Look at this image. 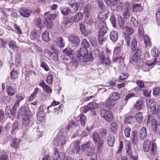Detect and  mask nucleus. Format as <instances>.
Segmentation results:
<instances>
[{
	"label": "nucleus",
	"instance_id": "22",
	"mask_svg": "<svg viewBox=\"0 0 160 160\" xmlns=\"http://www.w3.org/2000/svg\"><path fill=\"white\" fill-rule=\"evenodd\" d=\"M107 142L108 146L110 147L113 146L115 139L113 135L112 134H109L107 137Z\"/></svg>",
	"mask_w": 160,
	"mask_h": 160
},
{
	"label": "nucleus",
	"instance_id": "55",
	"mask_svg": "<svg viewBox=\"0 0 160 160\" xmlns=\"http://www.w3.org/2000/svg\"><path fill=\"white\" fill-rule=\"evenodd\" d=\"M99 31L98 32V34L102 35H105L107 33L108 29L107 28L106 25L104 26L103 27L99 29Z\"/></svg>",
	"mask_w": 160,
	"mask_h": 160
},
{
	"label": "nucleus",
	"instance_id": "14",
	"mask_svg": "<svg viewBox=\"0 0 160 160\" xmlns=\"http://www.w3.org/2000/svg\"><path fill=\"white\" fill-rule=\"evenodd\" d=\"M54 155L57 156L58 155L57 158V160H64L65 159V153L63 152H60L58 149L55 148L54 149Z\"/></svg>",
	"mask_w": 160,
	"mask_h": 160
},
{
	"label": "nucleus",
	"instance_id": "26",
	"mask_svg": "<svg viewBox=\"0 0 160 160\" xmlns=\"http://www.w3.org/2000/svg\"><path fill=\"white\" fill-rule=\"evenodd\" d=\"M92 138L94 143H98L100 140H102L100 138L98 133L96 132H94L92 133Z\"/></svg>",
	"mask_w": 160,
	"mask_h": 160
},
{
	"label": "nucleus",
	"instance_id": "23",
	"mask_svg": "<svg viewBox=\"0 0 160 160\" xmlns=\"http://www.w3.org/2000/svg\"><path fill=\"white\" fill-rule=\"evenodd\" d=\"M100 60L101 63L106 65H109L111 63L110 60L108 58H106L104 56L102 55L100 57Z\"/></svg>",
	"mask_w": 160,
	"mask_h": 160
},
{
	"label": "nucleus",
	"instance_id": "43",
	"mask_svg": "<svg viewBox=\"0 0 160 160\" xmlns=\"http://www.w3.org/2000/svg\"><path fill=\"white\" fill-rule=\"evenodd\" d=\"M109 97L116 102L120 98V95L118 92H115L111 94Z\"/></svg>",
	"mask_w": 160,
	"mask_h": 160
},
{
	"label": "nucleus",
	"instance_id": "29",
	"mask_svg": "<svg viewBox=\"0 0 160 160\" xmlns=\"http://www.w3.org/2000/svg\"><path fill=\"white\" fill-rule=\"evenodd\" d=\"M65 42L64 39L62 37L57 38V45L60 48H63L65 46Z\"/></svg>",
	"mask_w": 160,
	"mask_h": 160
},
{
	"label": "nucleus",
	"instance_id": "13",
	"mask_svg": "<svg viewBox=\"0 0 160 160\" xmlns=\"http://www.w3.org/2000/svg\"><path fill=\"white\" fill-rule=\"evenodd\" d=\"M31 12V10L25 8H21L19 10L20 15L25 18L28 17Z\"/></svg>",
	"mask_w": 160,
	"mask_h": 160
},
{
	"label": "nucleus",
	"instance_id": "4",
	"mask_svg": "<svg viewBox=\"0 0 160 160\" xmlns=\"http://www.w3.org/2000/svg\"><path fill=\"white\" fill-rule=\"evenodd\" d=\"M101 117L108 122H111L113 120L112 112L106 109H103L100 111Z\"/></svg>",
	"mask_w": 160,
	"mask_h": 160
},
{
	"label": "nucleus",
	"instance_id": "61",
	"mask_svg": "<svg viewBox=\"0 0 160 160\" xmlns=\"http://www.w3.org/2000/svg\"><path fill=\"white\" fill-rule=\"evenodd\" d=\"M98 3L99 7L101 9L103 10V11L108 9L107 8L106 9V6L102 1L99 0L98 2Z\"/></svg>",
	"mask_w": 160,
	"mask_h": 160
},
{
	"label": "nucleus",
	"instance_id": "42",
	"mask_svg": "<svg viewBox=\"0 0 160 160\" xmlns=\"http://www.w3.org/2000/svg\"><path fill=\"white\" fill-rule=\"evenodd\" d=\"M73 18L72 17H68L65 18L64 19L63 22L66 25L69 23L72 24L74 22Z\"/></svg>",
	"mask_w": 160,
	"mask_h": 160
},
{
	"label": "nucleus",
	"instance_id": "28",
	"mask_svg": "<svg viewBox=\"0 0 160 160\" xmlns=\"http://www.w3.org/2000/svg\"><path fill=\"white\" fill-rule=\"evenodd\" d=\"M73 17L74 22H78L81 20L83 17V14L81 12L76 13Z\"/></svg>",
	"mask_w": 160,
	"mask_h": 160
},
{
	"label": "nucleus",
	"instance_id": "15",
	"mask_svg": "<svg viewBox=\"0 0 160 160\" xmlns=\"http://www.w3.org/2000/svg\"><path fill=\"white\" fill-rule=\"evenodd\" d=\"M80 56L78 53L74 54L72 59V64L73 66L77 68L78 66V62L80 60Z\"/></svg>",
	"mask_w": 160,
	"mask_h": 160
},
{
	"label": "nucleus",
	"instance_id": "49",
	"mask_svg": "<svg viewBox=\"0 0 160 160\" xmlns=\"http://www.w3.org/2000/svg\"><path fill=\"white\" fill-rule=\"evenodd\" d=\"M20 143L19 140L17 138H14L12 140L11 146L14 148H17L18 147L19 144Z\"/></svg>",
	"mask_w": 160,
	"mask_h": 160
},
{
	"label": "nucleus",
	"instance_id": "53",
	"mask_svg": "<svg viewBox=\"0 0 160 160\" xmlns=\"http://www.w3.org/2000/svg\"><path fill=\"white\" fill-rule=\"evenodd\" d=\"M122 37L123 38L125 39L127 45L128 46H130V41L131 40V38L129 35L125 33H123L122 35Z\"/></svg>",
	"mask_w": 160,
	"mask_h": 160
},
{
	"label": "nucleus",
	"instance_id": "8",
	"mask_svg": "<svg viewBox=\"0 0 160 160\" xmlns=\"http://www.w3.org/2000/svg\"><path fill=\"white\" fill-rule=\"evenodd\" d=\"M147 123V124L151 123L152 130L153 132H156L157 131L156 127L157 125V121L156 119L152 118V116L151 114L148 116Z\"/></svg>",
	"mask_w": 160,
	"mask_h": 160
},
{
	"label": "nucleus",
	"instance_id": "7",
	"mask_svg": "<svg viewBox=\"0 0 160 160\" xmlns=\"http://www.w3.org/2000/svg\"><path fill=\"white\" fill-rule=\"evenodd\" d=\"M56 15L53 14H50L48 17L45 18V21L44 22V24H46L47 28L49 29H51L52 27V20L55 19L56 18Z\"/></svg>",
	"mask_w": 160,
	"mask_h": 160
},
{
	"label": "nucleus",
	"instance_id": "51",
	"mask_svg": "<svg viewBox=\"0 0 160 160\" xmlns=\"http://www.w3.org/2000/svg\"><path fill=\"white\" fill-rule=\"evenodd\" d=\"M35 24L36 27L40 29H41L43 27L42 21L40 18H37L35 21Z\"/></svg>",
	"mask_w": 160,
	"mask_h": 160
},
{
	"label": "nucleus",
	"instance_id": "16",
	"mask_svg": "<svg viewBox=\"0 0 160 160\" xmlns=\"http://www.w3.org/2000/svg\"><path fill=\"white\" fill-rule=\"evenodd\" d=\"M6 88L8 96L11 97L15 95L17 90L16 88L12 87L9 85L6 86Z\"/></svg>",
	"mask_w": 160,
	"mask_h": 160
},
{
	"label": "nucleus",
	"instance_id": "5",
	"mask_svg": "<svg viewBox=\"0 0 160 160\" xmlns=\"http://www.w3.org/2000/svg\"><path fill=\"white\" fill-rule=\"evenodd\" d=\"M68 39L70 43L73 46L78 47L80 44V39L79 37L74 35H69Z\"/></svg>",
	"mask_w": 160,
	"mask_h": 160
},
{
	"label": "nucleus",
	"instance_id": "32",
	"mask_svg": "<svg viewBox=\"0 0 160 160\" xmlns=\"http://www.w3.org/2000/svg\"><path fill=\"white\" fill-rule=\"evenodd\" d=\"M140 138L141 140H143L147 137V132L146 128L143 127L142 128L140 132Z\"/></svg>",
	"mask_w": 160,
	"mask_h": 160
},
{
	"label": "nucleus",
	"instance_id": "48",
	"mask_svg": "<svg viewBox=\"0 0 160 160\" xmlns=\"http://www.w3.org/2000/svg\"><path fill=\"white\" fill-rule=\"evenodd\" d=\"M51 58L53 61H56L58 60V53L55 52H49Z\"/></svg>",
	"mask_w": 160,
	"mask_h": 160
},
{
	"label": "nucleus",
	"instance_id": "64",
	"mask_svg": "<svg viewBox=\"0 0 160 160\" xmlns=\"http://www.w3.org/2000/svg\"><path fill=\"white\" fill-rule=\"evenodd\" d=\"M53 76L52 75H48L46 78V82L49 85H51L53 82Z\"/></svg>",
	"mask_w": 160,
	"mask_h": 160
},
{
	"label": "nucleus",
	"instance_id": "33",
	"mask_svg": "<svg viewBox=\"0 0 160 160\" xmlns=\"http://www.w3.org/2000/svg\"><path fill=\"white\" fill-rule=\"evenodd\" d=\"M73 50L69 47H67L63 50V53L65 56L69 57L72 55L73 53Z\"/></svg>",
	"mask_w": 160,
	"mask_h": 160
},
{
	"label": "nucleus",
	"instance_id": "39",
	"mask_svg": "<svg viewBox=\"0 0 160 160\" xmlns=\"http://www.w3.org/2000/svg\"><path fill=\"white\" fill-rule=\"evenodd\" d=\"M42 39L45 42H48L50 41L49 33L47 31H44L42 34Z\"/></svg>",
	"mask_w": 160,
	"mask_h": 160
},
{
	"label": "nucleus",
	"instance_id": "34",
	"mask_svg": "<svg viewBox=\"0 0 160 160\" xmlns=\"http://www.w3.org/2000/svg\"><path fill=\"white\" fill-rule=\"evenodd\" d=\"M144 43L147 48L150 47L151 46V41L150 38L147 35H145L143 37Z\"/></svg>",
	"mask_w": 160,
	"mask_h": 160
},
{
	"label": "nucleus",
	"instance_id": "56",
	"mask_svg": "<svg viewBox=\"0 0 160 160\" xmlns=\"http://www.w3.org/2000/svg\"><path fill=\"white\" fill-rule=\"evenodd\" d=\"M12 130L11 131V133L13 134L16 130H18V123L17 121H14L12 125Z\"/></svg>",
	"mask_w": 160,
	"mask_h": 160
},
{
	"label": "nucleus",
	"instance_id": "44",
	"mask_svg": "<svg viewBox=\"0 0 160 160\" xmlns=\"http://www.w3.org/2000/svg\"><path fill=\"white\" fill-rule=\"evenodd\" d=\"M79 120L82 126H84L86 122L87 118L84 114H82L79 116Z\"/></svg>",
	"mask_w": 160,
	"mask_h": 160
},
{
	"label": "nucleus",
	"instance_id": "46",
	"mask_svg": "<svg viewBox=\"0 0 160 160\" xmlns=\"http://www.w3.org/2000/svg\"><path fill=\"white\" fill-rule=\"evenodd\" d=\"M81 45L82 48H86V49L89 48L90 45L89 42L85 39H83L82 40Z\"/></svg>",
	"mask_w": 160,
	"mask_h": 160
},
{
	"label": "nucleus",
	"instance_id": "12",
	"mask_svg": "<svg viewBox=\"0 0 160 160\" xmlns=\"http://www.w3.org/2000/svg\"><path fill=\"white\" fill-rule=\"evenodd\" d=\"M77 53L83 58H89L90 55L88 54V50L86 48H82L79 49V51H78Z\"/></svg>",
	"mask_w": 160,
	"mask_h": 160
},
{
	"label": "nucleus",
	"instance_id": "17",
	"mask_svg": "<svg viewBox=\"0 0 160 160\" xmlns=\"http://www.w3.org/2000/svg\"><path fill=\"white\" fill-rule=\"evenodd\" d=\"M118 32L115 30L112 31L110 33V39L113 42H116L118 40Z\"/></svg>",
	"mask_w": 160,
	"mask_h": 160
},
{
	"label": "nucleus",
	"instance_id": "1",
	"mask_svg": "<svg viewBox=\"0 0 160 160\" xmlns=\"http://www.w3.org/2000/svg\"><path fill=\"white\" fill-rule=\"evenodd\" d=\"M32 115L29 108L23 106L20 108L18 113V116L22 115V125L25 127L28 126L30 121V117Z\"/></svg>",
	"mask_w": 160,
	"mask_h": 160
},
{
	"label": "nucleus",
	"instance_id": "19",
	"mask_svg": "<svg viewBox=\"0 0 160 160\" xmlns=\"http://www.w3.org/2000/svg\"><path fill=\"white\" fill-rule=\"evenodd\" d=\"M126 149L128 157L130 159H132L134 158V157L133 155V152L132 150V147L130 143L127 144L126 146Z\"/></svg>",
	"mask_w": 160,
	"mask_h": 160
},
{
	"label": "nucleus",
	"instance_id": "24",
	"mask_svg": "<svg viewBox=\"0 0 160 160\" xmlns=\"http://www.w3.org/2000/svg\"><path fill=\"white\" fill-rule=\"evenodd\" d=\"M134 117L137 122L138 124H141L143 119L142 113L141 112H137L135 114Z\"/></svg>",
	"mask_w": 160,
	"mask_h": 160
},
{
	"label": "nucleus",
	"instance_id": "27",
	"mask_svg": "<svg viewBox=\"0 0 160 160\" xmlns=\"http://www.w3.org/2000/svg\"><path fill=\"white\" fill-rule=\"evenodd\" d=\"M151 144V141L148 139L146 140L143 144V149L145 152H148L150 149Z\"/></svg>",
	"mask_w": 160,
	"mask_h": 160
},
{
	"label": "nucleus",
	"instance_id": "54",
	"mask_svg": "<svg viewBox=\"0 0 160 160\" xmlns=\"http://www.w3.org/2000/svg\"><path fill=\"white\" fill-rule=\"evenodd\" d=\"M118 23L121 29H123L125 28L124 21L123 19L121 17L118 18Z\"/></svg>",
	"mask_w": 160,
	"mask_h": 160
},
{
	"label": "nucleus",
	"instance_id": "47",
	"mask_svg": "<svg viewBox=\"0 0 160 160\" xmlns=\"http://www.w3.org/2000/svg\"><path fill=\"white\" fill-rule=\"evenodd\" d=\"M117 125L114 122H112L110 125V129L111 132L113 134L116 133L117 130Z\"/></svg>",
	"mask_w": 160,
	"mask_h": 160
},
{
	"label": "nucleus",
	"instance_id": "60",
	"mask_svg": "<svg viewBox=\"0 0 160 160\" xmlns=\"http://www.w3.org/2000/svg\"><path fill=\"white\" fill-rule=\"evenodd\" d=\"M130 10L127 8H125L123 13V16L125 19H127L130 16Z\"/></svg>",
	"mask_w": 160,
	"mask_h": 160
},
{
	"label": "nucleus",
	"instance_id": "62",
	"mask_svg": "<svg viewBox=\"0 0 160 160\" xmlns=\"http://www.w3.org/2000/svg\"><path fill=\"white\" fill-rule=\"evenodd\" d=\"M5 113L7 118H10L11 115V110L9 106H8L6 108Z\"/></svg>",
	"mask_w": 160,
	"mask_h": 160
},
{
	"label": "nucleus",
	"instance_id": "11",
	"mask_svg": "<svg viewBox=\"0 0 160 160\" xmlns=\"http://www.w3.org/2000/svg\"><path fill=\"white\" fill-rule=\"evenodd\" d=\"M109 11L108 9L102 11L98 14V20L103 22H105V20L108 17Z\"/></svg>",
	"mask_w": 160,
	"mask_h": 160
},
{
	"label": "nucleus",
	"instance_id": "57",
	"mask_svg": "<svg viewBox=\"0 0 160 160\" xmlns=\"http://www.w3.org/2000/svg\"><path fill=\"white\" fill-rule=\"evenodd\" d=\"M79 26L80 29L82 34L86 36H87L88 34L86 32L84 25L82 23H80L79 24Z\"/></svg>",
	"mask_w": 160,
	"mask_h": 160
},
{
	"label": "nucleus",
	"instance_id": "10",
	"mask_svg": "<svg viewBox=\"0 0 160 160\" xmlns=\"http://www.w3.org/2000/svg\"><path fill=\"white\" fill-rule=\"evenodd\" d=\"M80 141H77L72 145L71 152L72 153L77 154H79L80 151L81 147L79 145Z\"/></svg>",
	"mask_w": 160,
	"mask_h": 160
},
{
	"label": "nucleus",
	"instance_id": "2",
	"mask_svg": "<svg viewBox=\"0 0 160 160\" xmlns=\"http://www.w3.org/2000/svg\"><path fill=\"white\" fill-rule=\"evenodd\" d=\"M137 40L135 38H133L132 40L131 53L133 54L132 57V60L134 62H137L140 57L141 51L137 48Z\"/></svg>",
	"mask_w": 160,
	"mask_h": 160
},
{
	"label": "nucleus",
	"instance_id": "25",
	"mask_svg": "<svg viewBox=\"0 0 160 160\" xmlns=\"http://www.w3.org/2000/svg\"><path fill=\"white\" fill-rule=\"evenodd\" d=\"M132 9L133 12H142L143 10L141 5L139 3L133 4L132 5Z\"/></svg>",
	"mask_w": 160,
	"mask_h": 160
},
{
	"label": "nucleus",
	"instance_id": "38",
	"mask_svg": "<svg viewBox=\"0 0 160 160\" xmlns=\"http://www.w3.org/2000/svg\"><path fill=\"white\" fill-rule=\"evenodd\" d=\"M31 38L32 39H36L37 40H38L40 39V36H39V33L37 32L35 30L32 31L31 33Z\"/></svg>",
	"mask_w": 160,
	"mask_h": 160
},
{
	"label": "nucleus",
	"instance_id": "21",
	"mask_svg": "<svg viewBox=\"0 0 160 160\" xmlns=\"http://www.w3.org/2000/svg\"><path fill=\"white\" fill-rule=\"evenodd\" d=\"M116 103V102L114 100L109 97L108 99L106 101L105 106L108 108H111V107L114 106Z\"/></svg>",
	"mask_w": 160,
	"mask_h": 160
},
{
	"label": "nucleus",
	"instance_id": "52",
	"mask_svg": "<svg viewBox=\"0 0 160 160\" xmlns=\"http://www.w3.org/2000/svg\"><path fill=\"white\" fill-rule=\"evenodd\" d=\"M110 20L113 27L114 28L116 27V20L115 16L113 14H111L110 17Z\"/></svg>",
	"mask_w": 160,
	"mask_h": 160
},
{
	"label": "nucleus",
	"instance_id": "45",
	"mask_svg": "<svg viewBox=\"0 0 160 160\" xmlns=\"http://www.w3.org/2000/svg\"><path fill=\"white\" fill-rule=\"evenodd\" d=\"M104 144V141L103 140H100L97 143V152L98 153H101L102 150L103 145Z\"/></svg>",
	"mask_w": 160,
	"mask_h": 160
},
{
	"label": "nucleus",
	"instance_id": "40",
	"mask_svg": "<svg viewBox=\"0 0 160 160\" xmlns=\"http://www.w3.org/2000/svg\"><path fill=\"white\" fill-rule=\"evenodd\" d=\"M92 7L91 5H87L84 9L83 12L85 16H88L91 12Z\"/></svg>",
	"mask_w": 160,
	"mask_h": 160
},
{
	"label": "nucleus",
	"instance_id": "20",
	"mask_svg": "<svg viewBox=\"0 0 160 160\" xmlns=\"http://www.w3.org/2000/svg\"><path fill=\"white\" fill-rule=\"evenodd\" d=\"M83 2H78L77 3L70 5V9L71 13H73L76 12L78 10V8L83 4Z\"/></svg>",
	"mask_w": 160,
	"mask_h": 160
},
{
	"label": "nucleus",
	"instance_id": "50",
	"mask_svg": "<svg viewBox=\"0 0 160 160\" xmlns=\"http://www.w3.org/2000/svg\"><path fill=\"white\" fill-rule=\"evenodd\" d=\"M39 91V88H34L33 92L30 95L29 99L30 101H32L36 96Z\"/></svg>",
	"mask_w": 160,
	"mask_h": 160
},
{
	"label": "nucleus",
	"instance_id": "35",
	"mask_svg": "<svg viewBox=\"0 0 160 160\" xmlns=\"http://www.w3.org/2000/svg\"><path fill=\"white\" fill-rule=\"evenodd\" d=\"M37 119L40 122H43L45 118L44 115V111H38Z\"/></svg>",
	"mask_w": 160,
	"mask_h": 160
},
{
	"label": "nucleus",
	"instance_id": "37",
	"mask_svg": "<svg viewBox=\"0 0 160 160\" xmlns=\"http://www.w3.org/2000/svg\"><path fill=\"white\" fill-rule=\"evenodd\" d=\"M95 24V28L97 30L100 29L106 25V22H103L99 20L96 22Z\"/></svg>",
	"mask_w": 160,
	"mask_h": 160
},
{
	"label": "nucleus",
	"instance_id": "36",
	"mask_svg": "<svg viewBox=\"0 0 160 160\" xmlns=\"http://www.w3.org/2000/svg\"><path fill=\"white\" fill-rule=\"evenodd\" d=\"M60 10L61 13L64 16L68 15L71 12L70 9L67 7H61Z\"/></svg>",
	"mask_w": 160,
	"mask_h": 160
},
{
	"label": "nucleus",
	"instance_id": "31",
	"mask_svg": "<svg viewBox=\"0 0 160 160\" xmlns=\"http://www.w3.org/2000/svg\"><path fill=\"white\" fill-rule=\"evenodd\" d=\"M134 122L135 118L134 116H129L126 117L124 120V122L125 124H132Z\"/></svg>",
	"mask_w": 160,
	"mask_h": 160
},
{
	"label": "nucleus",
	"instance_id": "41",
	"mask_svg": "<svg viewBox=\"0 0 160 160\" xmlns=\"http://www.w3.org/2000/svg\"><path fill=\"white\" fill-rule=\"evenodd\" d=\"M145 64L149 67H153L154 65L156 64L155 58H152L151 59L146 61L145 62Z\"/></svg>",
	"mask_w": 160,
	"mask_h": 160
},
{
	"label": "nucleus",
	"instance_id": "18",
	"mask_svg": "<svg viewBox=\"0 0 160 160\" xmlns=\"http://www.w3.org/2000/svg\"><path fill=\"white\" fill-rule=\"evenodd\" d=\"M130 138L133 144H137L138 142V132L137 131H133L132 132Z\"/></svg>",
	"mask_w": 160,
	"mask_h": 160
},
{
	"label": "nucleus",
	"instance_id": "9",
	"mask_svg": "<svg viewBox=\"0 0 160 160\" xmlns=\"http://www.w3.org/2000/svg\"><path fill=\"white\" fill-rule=\"evenodd\" d=\"M152 114L153 115H155L157 114V117L160 119V106H158L157 107V112L156 104L155 103H151L149 106Z\"/></svg>",
	"mask_w": 160,
	"mask_h": 160
},
{
	"label": "nucleus",
	"instance_id": "58",
	"mask_svg": "<svg viewBox=\"0 0 160 160\" xmlns=\"http://www.w3.org/2000/svg\"><path fill=\"white\" fill-rule=\"evenodd\" d=\"M10 78L12 80H15L18 77L17 72L15 70H13L10 72Z\"/></svg>",
	"mask_w": 160,
	"mask_h": 160
},
{
	"label": "nucleus",
	"instance_id": "59",
	"mask_svg": "<svg viewBox=\"0 0 160 160\" xmlns=\"http://www.w3.org/2000/svg\"><path fill=\"white\" fill-rule=\"evenodd\" d=\"M88 39L91 44L93 46H96L97 45V43L96 38L94 37L89 36Z\"/></svg>",
	"mask_w": 160,
	"mask_h": 160
},
{
	"label": "nucleus",
	"instance_id": "6",
	"mask_svg": "<svg viewBox=\"0 0 160 160\" xmlns=\"http://www.w3.org/2000/svg\"><path fill=\"white\" fill-rule=\"evenodd\" d=\"M68 141V139L67 138L65 137L64 135L61 134L60 135L58 136L55 141V144L57 146H60L62 148Z\"/></svg>",
	"mask_w": 160,
	"mask_h": 160
},
{
	"label": "nucleus",
	"instance_id": "3",
	"mask_svg": "<svg viewBox=\"0 0 160 160\" xmlns=\"http://www.w3.org/2000/svg\"><path fill=\"white\" fill-rule=\"evenodd\" d=\"M91 142L90 141H87L82 144L81 146L82 151L84 152L87 156H90L91 153L94 151V149L90 147Z\"/></svg>",
	"mask_w": 160,
	"mask_h": 160
},
{
	"label": "nucleus",
	"instance_id": "30",
	"mask_svg": "<svg viewBox=\"0 0 160 160\" xmlns=\"http://www.w3.org/2000/svg\"><path fill=\"white\" fill-rule=\"evenodd\" d=\"M8 45L9 48L13 51H17L18 47L16 45L15 42L11 41L9 42Z\"/></svg>",
	"mask_w": 160,
	"mask_h": 160
},
{
	"label": "nucleus",
	"instance_id": "63",
	"mask_svg": "<svg viewBox=\"0 0 160 160\" xmlns=\"http://www.w3.org/2000/svg\"><path fill=\"white\" fill-rule=\"evenodd\" d=\"M121 53L120 46L118 45L115 48L113 51V54L115 55H119Z\"/></svg>",
	"mask_w": 160,
	"mask_h": 160
}]
</instances>
